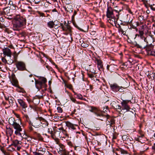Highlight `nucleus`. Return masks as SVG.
<instances>
[{
    "label": "nucleus",
    "instance_id": "nucleus-1",
    "mask_svg": "<svg viewBox=\"0 0 155 155\" xmlns=\"http://www.w3.org/2000/svg\"><path fill=\"white\" fill-rule=\"evenodd\" d=\"M121 11V9H113L110 6L107 7L106 15L108 21L111 24L113 25H116V22L119 19Z\"/></svg>",
    "mask_w": 155,
    "mask_h": 155
},
{
    "label": "nucleus",
    "instance_id": "nucleus-2",
    "mask_svg": "<svg viewBox=\"0 0 155 155\" xmlns=\"http://www.w3.org/2000/svg\"><path fill=\"white\" fill-rule=\"evenodd\" d=\"M15 23L13 24V28L15 30L18 31L26 24V20L22 17L18 16L14 19Z\"/></svg>",
    "mask_w": 155,
    "mask_h": 155
},
{
    "label": "nucleus",
    "instance_id": "nucleus-3",
    "mask_svg": "<svg viewBox=\"0 0 155 155\" xmlns=\"http://www.w3.org/2000/svg\"><path fill=\"white\" fill-rule=\"evenodd\" d=\"M103 115L101 116V118H102L103 119V118L102 117H104L107 119L106 121L107 129V130H109L111 128V127H113L114 126V119L113 118L111 117L108 114H103Z\"/></svg>",
    "mask_w": 155,
    "mask_h": 155
},
{
    "label": "nucleus",
    "instance_id": "nucleus-4",
    "mask_svg": "<svg viewBox=\"0 0 155 155\" xmlns=\"http://www.w3.org/2000/svg\"><path fill=\"white\" fill-rule=\"evenodd\" d=\"M41 117L33 119L32 120L28 121V124L35 128H38L41 126Z\"/></svg>",
    "mask_w": 155,
    "mask_h": 155
},
{
    "label": "nucleus",
    "instance_id": "nucleus-5",
    "mask_svg": "<svg viewBox=\"0 0 155 155\" xmlns=\"http://www.w3.org/2000/svg\"><path fill=\"white\" fill-rule=\"evenodd\" d=\"M13 127L16 130L15 131V134L16 135L20 136L22 139H23V138L27 139L26 137H24L21 136V133L20 132L22 131V128L21 127V126L19 124L16 123L13 126Z\"/></svg>",
    "mask_w": 155,
    "mask_h": 155
},
{
    "label": "nucleus",
    "instance_id": "nucleus-6",
    "mask_svg": "<svg viewBox=\"0 0 155 155\" xmlns=\"http://www.w3.org/2000/svg\"><path fill=\"white\" fill-rule=\"evenodd\" d=\"M89 108H90L89 110V111L91 112L94 113L98 117V119L102 121L103 120L102 118H101V116L103 115V114L101 112L97 107L94 106H90Z\"/></svg>",
    "mask_w": 155,
    "mask_h": 155
},
{
    "label": "nucleus",
    "instance_id": "nucleus-7",
    "mask_svg": "<svg viewBox=\"0 0 155 155\" xmlns=\"http://www.w3.org/2000/svg\"><path fill=\"white\" fill-rule=\"evenodd\" d=\"M127 17L129 18V20H128V24L131 28L135 29L139 25V22L134 20L133 18H130V16L128 15H127Z\"/></svg>",
    "mask_w": 155,
    "mask_h": 155
},
{
    "label": "nucleus",
    "instance_id": "nucleus-8",
    "mask_svg": "<svg viewBox=\"0 0 155 155\" xmlns=\"http://www.w3.org/2000/svg\"><path fill=\"white\" fill-rule=\"evenodd\" d=\"M18 101L21 107L22 113L26 112V108L27 107V105L25 102L21 99H18Z\"/></svg>",
    "mask_w": 155,
    "mask_h": 155
},
{
    "label": "nucleus",
    "instance_id": "nucleus-9",
    "mask_svg": "<svg viewBox=\"0 0 155 155\" xmlns=\"http://www.w3.org/2000/svg\"><path fill=\"white\" fill-rule=\"evenodd\" d=\"M15 64L17 68L19 70L22 71L26 70L25 64L23 61H16Z\"/></svg>",
    "mask_w": 155,
    "mask_h": 155
},
{
    "label": "nucleus",
    "instance_id": "nucleus-10",
    "mask_svg": "<svg viewBox=\"0 0 155 155\" xmlns=\"http://www.w3.org/2000/svg\"><path fill=\"white\" fill-rule=\"evenodd\" d=\"M130 101V100H123L121 103L122 106L121 108L122 110H126L127 111H129L130 108L128 105V103Z\"/></svg>",
    "mask_w": 155,
    "mask_h": 155
},
{
    "label": "nucleus",
    "instance_id": "nucleus-11",
    "mask_svg": "<svg viewBox=\"0 0 155 155\" xmlns=\"http://www.w3.org/2000/svg\"><path fill=\"white\" fill-rule=\"evenodd\" d=\"M61 131V138L68 139L69 135L67 131L65 130L63 127H61L58 129Z\"/></svg>",
    "mask_w": 155,
    "mask_h": 155
},
{
    "label": "nucleus",
    "instance_id": "nucleus-12",
    "mask_svg": "<svg viewBox=\"0 0 155 155\" xmlns=\"http://www.w3.org/2000/svg\"><path fill=\"white\" fill-rule=\"evenodd\" d=\"M62 28L63 31H67L71 36L72 35L71 28L69 25H67L65 26H62Z\"/></svg>",
    "mask_w": 155,
    "mask_h": 155
},
{
    "label": "nucleus",
    "instance_id": "nucleus-13",
    "mask_svg": "<svg viewBox=\"0 0 155 155\" xmlns=\"http://www.w3.org/2000/svg\"><path fill=\"white\" fill-rule=\"evenodd\" d=\"M61 131L57 130H54V132L52 137L53 139H55L56 138H61Z\"/></svg>",
    "mask_w": 155,
    "mask_h": 155
},
{
    "label": "nucleus",
    "instance_id": "nucleus-14",
    "mask_svg": "<svg viewBox=\"0 0 155 155\" xmlns=\"http://www.w3.org/2000/svg\"><path fill=\"white\" fill-rule=\"evenodd\" d=\"M2 51L3 54L5 56H7L9 57H11L12 53L10 49L9 48H6L3 49Z\"/></svg>",
    "mask_w": 155,
    "mask_h": 155
},
{
    "label": "nucleus",
    "instance_id": "nucleus-15",
    "mask_svg": "<svg viewBox=\"0 0 155 155\" xmlns=\"http://www.w3.org/2000/svg\"><path fill=\"white\" fill-rule=\"evenodd\" d=\"M11 83L13 85L18 87V82L16 78L15 74H13L12 75Z\"/></svg>",
    "mask_w": 155,
    "mask_h": 155
},
{
    "label": "nucleus",
    "instance_id": "nucleus-16",
    "mask_svg": "<svg viewBox=\"0 0 155 155\" xmlns=\"http://www.w3.org/2000/svg\"><path fill=\"white\" fill-rule=\"evenodd\" d=\"M145 42H144V44L147 45H150L151 47L153 45L152 44V43H153V40L152 37L149 38L147 39L146 38V40Z\"/></svg>",
    "mask_w": 155,
    "mask_h": 155
},
{
    "label": "nucleus",
    "instance_id": "nucleus-17",
    "mask_svg": "<svg viewBox=\"0 0 155 155\" xmlns=\"http://www.w3.org/2000/svg\"><path fill=\"white\" fill-rule=\"evenodd\" d=\"M110 87L112 90L114 92L118 91L119 86L116 83L111 84L110 85Z\"/></svg>",
    "mask_w": 155,
    "mask_h": 155
},
{
    "label": "nucleus",
    "instance_id": "nucleus-18",
    "mask_svg": "<svg viewBox=\"0 0 155 155\" xmlns=\"http://www.w3.org/2000/svg\"><path fill=\"white\" fill-rule=\"evenodd\" d=\"M139 34L138 35L136 34L135 35V37H137V36H140V38L142 39V41H143V42H145V41L146 40V38H145L143 36L144 32L143 31H139Z\"/></svg>",
    "mask_w": 155,
    "mask_h": 155
},
{
    "label": "nucleus",
    "instance_id": "nucleus-19",
    "mask_svg": "<svg viewBox=\"0 0 155 155\" xmlns=\"http://www.w3.org/2000/svg\"><path fill=\"white\" fill-rule=\"evenodd\" d=\"M35 83L36 87L38 90H40L42 87H44L43 84L41 82V81L37 80H35Z\"/></svg>",
    "mask_w": 155,
    "mask_h": 155
},
{
    "label": "nucleus",
    "instance_id": "nucleus-20",
    "mask_svg": "<svg viewBox=\"0 0 155 155\" xmlns=\"http://www.w3.org/2000/svg\"><path fill=\"white\" fill-rule=\"evenodd\" d=\"M96 61L98 68L99 70L101 68H102L103 67V64L101 61L100 59H97L96 60Z\"/></svg>",
    "mask_w": 155,
    "mask_h": 155
},
{
    "label": "nucleus",
    "instance_id": "nucleus-21",
    "mask_svg": "<svg viewBox=\"0 0 155 155\" xmlns=\"http://www.w3.org/2000/svg\"><path fill=\"white\" fill-rule=\"evenodd\" d=\"M66 126L69 128H71L73 130H75L76 129L75 126H77V125L73 124L69 121L66 122Z\"/></svg>",
    "mask_w": 155,
    "mask_h": 155
},
{
    "label": "nucleus",
    "instance_id": "nucleus-22",
    "mask_svg": "<svg viewBox=\"0 0 155 155\" xmlns=\"http://www.w3.org/2000/svg\"><path fill=\"white\" fill-rule=\"evenodd\" d=\"M65 10L67 12H72L73 8L72 6L69 4H67L63 7Z\"/></svg>",
    "mask_w": 155,
    "mask_h": 155
},
{
    "label": "nucleus",
    "instance_id": "nucleus-23",
    "mask_svg": "<svg viewBox=\"0 0 155 155\" xmlns=\"http://www.w3.org/2000/svg\"><path fill=\"white\" fill-rule=\"evenodd\" d=\"M116 150L117 151L120 152L121 154L124 155L129 154L127 151L121 148H116Z\"/></svg>",
    "mask_w": 155,
    "mask_h": 155
},
{
    "label": "nucleus",
    "instance_id": "nucleus-24",
    "mask_svg": "<svg viewBox=\"0 0 155 155\" xmlns=\"http://www.w3.org/2000/svg\"><path fill=\"white\" fill-rule=\"evenodd\" d=\"M41 125L42 127H45L48 125V122L45 119L42 117H41Z\"/></svg>",
    "mask_w": 155,
    "mask_h": 155
},
{
    "label": "nucleus",
    "instance_id": "nucleus-25",
    "mask_svg": "<svg viewBox=\"0 0 155 155\" xmlns=\"http://www.w3.org/2000/svg\"><path fill=\"white\" fill-rule=\"evenodd\" d=\"M146 45V46H145V47L144 48L145 49L147 52L148 54L149 52L151 51L154 48V46L153 45V46H152L151 47L150 45Z\"/></svg>",
    "mask_w": 155,
    "mask_h": 155
},
{
    "label": "nucleus",
    "instance_id": "nucleus-26",
    "mask_svg": "<svg viewBox=\"0 0 155 155\" xmlns=\"http://www.w3.org/2000/svg\"><path fill=\"white\" fill-rule=\"evenodd\" d=\"M60 147L59 150L58 152L59 153H61L67 151L65 148V146L62 143L59 144L58 145Z\"/></svg>",
    "mask_w": 155,
    "mask_h": 155
},
{
    "label": "nucleus",
    "instance_id": "nucleus-27",
    "mask_svg": "<svg viewBox=\"0 0 155 155\" xmlns=\"http://www.w3.org/2000/svg\"><path fill=\"white\" fill-rule=\"evenodd\" d=\"M128 27L127 26L126 29H124V28L120 27L118 29L119 32L120 33H121L122 34H123L124 35H126V31Z\"/></svg>",
    "mask_w": 155,
    "mask_h": 155
},
{
    "label": "nucleus",
    "instance_id": "nucleus-28",
    "mask_svg": "<svg viewBox=\"0 0 155 155\" xmlns=\"http://www.w3.org/2000/svg\"><path fill=\"white\" fill-rule=\"evenodd\" d=\"M41 82L43 84V87L44 88V89L45 90H46L47 85L46 84V83L47 82L46 79L44 77H43L41 79Z\"/></svg>",
    "mask_w": 155,
    "mask_h": 155
},
{
    "label": "nucleus",
    "instance_id": "nucleus-29",
    "mask_svg": "<svg viewBox=\"0 0 155 155\" xmlns=\"http://www.w3.org/2000/svg\"><path fill=\"white\" fill-rule=\"evenodd\" d=\"M8 122L9 124L12 125V126L16 123L15 119L14 117H12L10 118L9 119Z\"/></svg>",
    "mask_w": 155,
    "mask_h": 155
},
{
    "label": "nucleus",
    "instance_id": "nucleus-30",
    "mask_svg": "<svg viewBox=\"0 0 155 155\" xmlns=\"http://www.w3.org/2000/svg\"><path fill=\"white\" fill-rule=\"evenodd\" d=\"M22 142L20 141H18V140H14L12 144V145H13L15 146H18L19 145L21 144Z\"/></svg>",
    "mask_w": 155,
    "mask_h": 155
},
{
    "label": "nucleus",
    "instance_id": "nucleus-31",
    "mask_svg": "<svg viewBox=\"0 0 155 155\" xmlns=\"http://www.w3.org/2000/svg\"><path fill=\"white\" fill-rule=\"evenodd\" d=\"M136 45L137 47L141 49L145 48V46H146V45L144 44V42H143V41L142 40L141 43L140 44H136Z\"/></svg>",
    "mask_w": 155,
    "mask_h": 155
},
{
    "label": "nucleus",
    "instance_id": "nucleus-32",
    "mask_svg": "<svg viewBox=\"0 0 155 155\" xmlns=\"http://www.w3.org/2000/svg\"><path fill=\"white\" fill-rule=\"evenodd\" d=\"M48 26L51 28H53L55 25L54 22L53 21H50L47 23Z\"/></svg>",
    "mask_w": 155,
    "mask_h": 155
},
{
    "label": "nucleus",
    "instance_id": "nucleus-33",
    "mask_svg": "<svg viewBox=\"0 0 155 155\" xmlns=\"http://www.w3.org/2000/svg\"><path fill=\"white\" fill-rule=\"evenodd\" d=\"M10 9L9 8H5L4 9V12L5 14L8 15H11L10 14Z\"/></svg>",
    "mask_w": 155,
    "mask_h": 155
},
{
    "label": "nucleus",
    "instance_id": "nucleus-34",
    "mask_svg": "<svg viewBox=\"0 0 155 155\" xmlns=\"http://www.w3.org/2000/svg\"><path fill=\"white\" fill-rule=\"evenodd\" d=\"M6 133L7 134L11 136L13 134V130L10 127L7 128Z\"/></svg>",
    "mask_w": 155,
    "mask_h": 155
},
{
    "label": "nucleus",
    "instance_id": "nucleus-35",
    "mask_svg": "<svg viewBox=\"0 0 155 155\" xmlns=\"http://www.w3.org/2000/svg\"><path fill=\"white\" fill-rule=\"evenodd\" d=\"M112 104L113 105L112 106L114 108H115L116 109H119L120 110H121V108L120 105L117 104L116 103H115L114 102H113Z\"/></svg>",
    "mask_w": 155,
    "mask_h": 155
},
{
    "label": "nucleus",
    "instance_id": "nucleus-36",
    "mask_svg": "<svg viewBox=\"0 0 155 155\" xmlns=\"http://www.w3.org/2000/svg\"><path fill=\"white\" fill-rule=\"evenodd\" d=\"M142 1L143 2L145 6L147 8H148L150 4L149 3V1H148V0H142Z\"/></svg>",
    "mask_w": 155,
    "mask_h": 155
},
{
    "label": "nucleus",
    "instance_id": "nucleus-37",
    "mask_svg": "<svg viewBox=\"0 0 155 155\" xmlns=\"http://www.w3.org/2000/svg\"><path fill=\"white\" fill-rule=\"evenodd\" d=\"M9 99H8V102L9 103L10 106H13V103H14V99L11 97H10V98Z\"/></svg>",
    "mask_w": 155,
    "mask_h": 155
},
{
    "label": "nucleus",
    "instance_id": "nucleus-38",
    "mask_svg": "<svg viewBox=\"0 0 155 155\" xmlns=\"http://www.w3.org/2000/svg\"><path fill=\"white\" fill-rule=\"evenodd\" d=\"M139 133L140 134V136H139V137L137 138V140L139 141H140V139H141V138H143L144 137V134L142 133V132L141 131H140Z\"/></svg>",
    "mask_w": 155,
    "mask_h": 155
},
{
    "label": "nucleus",
    "instance_id": "nucleus-39",
    "mask_svg": "<svg viewBox=\"0 0 155 155\" xmlns=\"http://www.w3.org/2000/svg\"><path fill=\"white\" fill-rule=\"evenodd\" d=\"M28 80L30 83H33L34 82V81H35V80H36L35 78L33 77L31 78H28Z\"/></svg>",
    "mask_w": 155,
    "mask_h": 155
},
{
    "label": "nucleus",
    "instance_id": "nucleus-40",
    "mask_svg": "<svg viewBox=\"0 0 155 155\" xmlns=\"http://www.w3.org/2000/svg\"><path fill=\"white\" fill-rule=\"evenodd\" d=\"M74 94L77 96V97L79 99L82 100L83 99V97L82 96L81 94H78L74 92Z\"/></svg>",
    "mask_w": 155,
    "mask_h": 155
},
{
    "label": "nucleus",
    "instance_id": "nucleus-41",
    "mask_svg": "<svg viewBox=\"0 0 155 155\" xmlns=\"http://www.w3.org/2000/svg\"><path fill=\"white\" fill-rule=\"evenodd\" d=\"M148 55L155 56V49H153L151 51H149Z\"/></svg>",
    "mask_w": 155,
    "mask_h": 155
},
{
    "label": "nucleus",
    "instance_id": "nucleus-42",
    "mask_svg": "<svg viewBox=\"0 0 155 155\" xmlns=\"http://www.w3.org/2000/svg\"><path fill=\"white\" fill-rule=\"evenodd\" d=\"M18 57V54L16 53V52H15L14 53V61L16 62L17 61V58Z\"/></svg>",
    "mask_w": 155,
    "mask_h": 155
},
{
    "label": "nucleus",
    "instance_id": "nucleus-43",
    "mask_svg": "<svg viewBox=\"0 0 155 155\" xmlns=\"http://www.w3.org/2000/svg\"><path fill=\"white\" fill-rule=\"evenodd\" d=\"M149 6L150 7L151 9L153 11H155V4H153V5H149Z\"/></svg>",
    "mask_w": 155,
    "mask_h": 155
},
{
    "label": "nucleus",
    "instance_id": "nucleus-44",
    "mask_svg": "<svg viewBox=\"0 0 155 155\" xmlns=\"http://www.w3.org/2000/svg\"><path fill=\"white\" fill-rule=\"evenodd\" d=\"M70 99L74 103L76 102L77 104H80L78 102H77L75 98H74V97H70Z\"/></svg>",
    "mask_w": 155,
    "mask_h": 155
},
{
    "label": "nucleus",
    "instance_id": "nucleus-45",
    "mask_svg": "<svg viewBox=\"0 0 155 155\" xmlns=\"http://www.w3.org/2000/svg\"><path fill=\"white\" fill-rule=\"evenodd\" d=\"M58 112L59 113H61L63 111L62 108L60 107H58L57 108Z\"/></svg>",
    "mask_w": 155,
    "mask_h": 155
},
{
    "label": "nucleus",
    "instance_id": "nucleus-46",
    "mask_svg": "<svg viewBox=\"0 0 155 155\" xmlns=\"http://www.w3.org/2000/svg\"><path fill=\"white\" fill-rule=\"evenodd\" d=\"M124 88H123L122 87H119L118 89V91H119L120 92H122L124 91Z\"/></svg>",
    "mask_w": 155,
    "mask_h": 155
},
{
    "label": "nucleus",
    "instance_id": "nucleus-47",
    "mask_svg": "<svg viewBox=\"0 0 155 155\" xmlns=\"http://www.w3.org/2000/svg\"><path fill=\"white\" fill-rule=\"evenodd\" d=\"M89 71L90 72L92 73H95V71L94 70L93 67H90Z\"/></svg>",
    "mask_w": 155,
    "mask_h": 155
},
{
    "label": "nucleus",
    "instance_id": "nucleus-48",
    "mask_svg": "<svg viewBox=\"0 0 155 155\" xmlns=\"http://www.w3.org/2000/svg\"><path fill=\"white\" fill-rule=\"evenodd\" d=\"M122 139L124 140H127L129 139L127 136L126 135H124L122 137Z\"/></svg>",
    "mask_w": 155,
    "mask_h": 155
},
{
    "label": "nucleus",
    "instance_id": "nucleus-49",
    "mask_svg": "<svg viewBox=\"0 0 155 155\" xmlns=\"http://www.w3.org/2000/svg\"><path fill=\"white\" fill-rule=\"evenodd\" d=\"M77 14V12L75 10L74 12V14L72 17V20L74 21V16Z\"/></svg>",
    "mask_w": 155,
    "mask_h": 155
},
{
    "label": "nucleus",
    "instance_id": "nucleus-50",
    "mask_svg": "<svg viewBox=\"0 0 155 155\" xmlns=\"http://www.w3.org/2000/svg\"><path fill=\"white\" fill-rule=\"evenodd\" d=\"M24 117L25 118L26 120L28 123V121L30 120L28 115L26 114H24Z\"/></svg>",
    "mask_w": 155,
    "mask_h": 155
},
{
    "label": "nucleus",
    "instance_id": "nucleus-51",
    "mask_svg": "<svg viewBox=\"0 0 155 155\" xmlns=\"http://www.w3.org/2000/svg\"><path fill=\"white\" fill-rule=\"evenodd\" d=\"M144 17L143 16L140 15L138 17V20L140 21H142L143 20Z\"/></svg>",
    "mask_w": 155,
    "mask_h": 155
},
{
    "label": "nucleus",
    "instance_id": "nucleus-52",
    "mask_svg": "<svg viewBox=\"0 0 155 155\" xmlns=\"http://www.w3.org/2000/svg\"><path fill=\"white\" fill-rule=\"evenodd\" d=\"M0 150H1V151L5 155H6V152L5 151V150H4V148L3 147H2L1 148Z\"/></svg>",
    "mask_w": 155,
    "mask_h": 155
},
{
    "label": "nucleus",
    "instance_id": "nucleus-53",
    "mask_svg": "<svg viewBox=\"0 0 155 155\" xmlns=\"http://www.w3.org/2000/svg\"><path fill=\"white\" fill-rule=\"evenodd\" d=\"M54 139L55 140V141L56 143L59 145V144H61V143H60L59 142V140L58 138H56L55 139Z\"/></svg>",
    "mask_w": 155,
    "mask_h": 155
},
{
    "label": "nucleus",
    "instance_id": "nucleus-54",
    "mask_svg": "<svg viewBox=\"0 0 155 155\" xmlns=\"http://www.w3.org/2000/svg\"><path fill=\"white\" fill-rule=\"evenodd\" d=\"M48 133H50L51 135V137L52 136V134H53V133L54 132V130L53 131L51 130H50V129L49 128H48Z\"/></svg>",
    "mask_w": 155,
    "mask_h": 155
},
{
    "label": "nucleus",
    "instance_id": "nucleus-55",
    "mask_svg": "<svg viewBox=\"0 0 155 155\" xmlns=\"http://www.w3.org/2000/svg\"><path fill=\"white\" fill-rule=\"evenodd\" d=\"M74 26L76 27L78 29H79V30H80L81 31L84 32V30L81 29V28H80L79 27H78L76 24H74Z\"/></svg>",
    "mask_w": 155,
    "mask_h": 155
},
{
    "label": "nucleus",
    "instance_id": "nucleus-56",
    "mask_svg": "<svg viewBox=\"0 0 155 155\" xmlns=\"http://www.w3.org/2000/svg\"><path fill=\"white\" fill-rule=\"evenodd\" d=\"M121 24L122 25H129V24H128V21H126L124 22L123 23H122Z\"/></svg>",
    "mask_w": 155,
    "mask_h": 155
},
{
    "label": "nucleus",
    "instance_id": "nucleus-57",
    "mask_svg": "<svg viewBox=\"0 0 155 155\" xmlns=\"http://www.w3.org/2000/svg\"><path fill=\"white\" fill-rule=\"evenodd\" d=\"M81 46L84 48H86L88 46V45L84 43H83L81 45Z\"/></svg>",
    "mask_w": 155,
    "mask_h": 155
},
{
    "label": "nucleus",
    "instance_id": "nucleus-58",
    "mask_svg": "<svg viewBox=\"0 0 155 155\" xmlns=\"http://www.w3.org/2000/svg\"><path fill=\"white\" fill-rule=\"evenodd\" d=\"M61 153L62 155H68V153L67 151H66L65 152H63L62 153Z\"/></svg>",
    "mask_w": 155,
    "mask_h": 155
},
{
    "label": "nucleus",
    "instance_id": "nucleus-59",
    "mask_svg": "<svg viewBox=\"0 0 155 155\" xmlns=\"http://www.w3.org/2000/svg\"><path fill=\"white\" fill-rule=\"evenodd\" d=\"M2 62L5 64L7 63V61L4 58L2 57Z\"/></svg>",
    "mask_w": 155,
    "mask_h": 155
},
{
    "label": "nucleus",
    "instance_id": "nucleus-60",
    "mask_svg": "<svg viewBox=\"0 0 155 155\" xmlns=\"http://www.w3.org/2000/svg\"><path fill=\"white\" fill-rule=\"evenodd\" d=\"M87 75L88 77L91 78H92L94 77V75L92 74L88 73Z\"/></svg>",
    "mask_w": 155,
    "mask_h": 155
},
{
    "label": "nucleus",
    "instance_id": "nucleus-61",
    "mask_svg": "<svg viewBox=\"0 0 155 155\" xmlns=\"http://www.w3.org/2000/svg\"><path fill=\"white\" fill-rule=\"evenodd\" d=\"M112 67V66L111 65H108L107 66V69L111 71H112V70H111V68Z\"/></svg>",
    "mask_w": 155,
    "mask_h": 155
},
{
    "label": "nucleus",
    "instance_id": "nucleus-62",
    "mask_svg": "<svg viewBox=\"0 0 155 155\" xmlns=\"http://www.w3.org/2000/svg\"><path fill=\"white\" fill-rule=\"evenodd\" d=\"M33 153L34 155H43L42 154L36 152H34Z\"/></svg>",
    "mask_w": 155,
    "mask_h": 155
},
{
    "label": "nucleus",
    "instance_id": "nucleus-63",
    "mask_svg": "<svg viewBox=\"0 0 155 155\" xmlns=\"http://www.w3.org/2000/svg\"><path fill=\"white\" fill-rule=\"evenodd\" d=\"M109 111V110L108 109H106V110L104 108L103 110V112L104 113H106V114Z\"/></svg>",
    "mask_w": 155,
    "mask_h": 155
},
{
    "label": "nucleus",
    "instance_id": "nucleus-64",
    "mask_svg": "<svg viewBox=\"0 0 155 155\" xmlns=\"http://www.w3.org/2000/svg\"><path fill=\"white\" fill-rule=\"evenodd\" d=\"M14 114L15 115V116L18 118H19V117H20V115L19 114H17V113H14Z\"/></svg>",
    "mask_w": 155,
    "mask_h": 155
}]
</instances>
